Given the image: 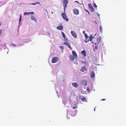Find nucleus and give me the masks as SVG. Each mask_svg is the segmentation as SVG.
I'll list each match as a JSON object with an SVG mask.
<instances>
[{
	"label": "nucleus",
	"mask_w": 126,
	"mask_h": 126,
	"mask_svg": "<svg viewBox=\"0 0 126 126\" xmlns=\"http://www.w3.org/2000/svg\"><path fill=\"white\" fill-rule=\"evenodd\" d=\"M65 8H64H64H63L64 11V13H65Z\"/></svg>",
	"instance_id": "c9c22d12"
},
{
	"label": "nucleus",
	"mask_w": 126,
	"mask_h": 126,
	"mask_svg": "<svg viewBox=\"0 0 126 126\" xmlns=\"http://www.w3.org/2000/svg\"><path fill=\"white\" fill-rule=\"evenodd\" d=\"M62 15L63 19L67 22L68 21V19L67 18L65 13H62Z\"/></svg>",
	"instance_id": "7ed1b4c3"
},
{
	"label": "nucleus",
	"mask_w": 126,
	"mask_h": 126,
	"mask_svg": "<svg viewBox=\"0 0 126 126\" xmlns=\"http://www.w3.org/2000/svg\"><path fill=\"white\" fill-rule=\"evenodd\" d=\"M81 100L83 102H87L86 99L85 97H83L81 98Z\"/></svg>",
	"instance_id": "f3484780"
},
{
	"label": "nucleus",
	"mask_w": 126,
	"mask_h": 126,
	"mask_svg": "<svg viewBox=\"0 0 126 126\" xmlns=\"http://www.w3.org/2000/svg\"><path fill=\"white\" fill-rule=\"evenodd\" d=\"M74 63L76 64H77L78 63V62L77 61H76L74 62Z\"/></svg>",
	"instance_id": "7c9ffc66"
},
{
	"label": "nucleus",
	"mask_w": 126,
	"mask_h": 126,
	"mask_svg": "<svg viewBox=\"0 0 126 126\" xmlns=\"http://www.w3.org/2000/svg\"><path fill=\"white\" fill-rule=\"evenodd\" d=\"M64 44L66 46H67L69 48H71L70 45L68 44L65 42L64 43Z\"/></svg>",
	"instance_id": "a211bd4d"
},
{
	"label": "nucleus",
	"mask_w": 126,
	"mask_h": 126,
	"mask_svg": "<svg viewBox=\"0 0 126 126\" xmlns=\"http://www.w3.org/2000/svg\"><path fill=\"white\" fill-rule=\"evenodd\" d=\"M71 34L75 38H76L77 36L76 33L73 31H71Z\"/></svg>",
	"instance_id": "1a4fd4ad"
},
{
	"label": "nucleus",
	"mask_w": 126,
	"mask_h": 126,
	"mask_svg": "<svg viewBox=\"0 0 126 126\" xmlns=\"http://www.w3.org/2000/svg\"><path fill=\"white\" fill-rule=\"evenodd\" d=\"M87 91L89 92H90V89L89 87H87Z\"/></svg>",
	"instance_id": "4be33fe9"
},
{
	"label": "nucleus",
	"mask_w": 126,
	"mask_h": 126,
	"mask_svg": "<svg viewBox=\"0 0 126 126\" xmlns=\"http://www.w3.org/2000/svg\"><path fill=\"white\" fill-rule=\"evenodd\" d=\"M89 7V8H91L92 7V6L90 3H89L88 4Z\"/></svg>",
	"instance_id": "412c9836"
},
{
	"label": "nucleus",
	"mask_w": 126,
	"mask_h": 126,
	"mask_svg": "<svg viewBox=\"0 0 126 126\" xmlns=\"http://www.w3.org/2000/svg\"><path fill=\"white\" fill-rule=\"evenodd\" d=\"M106 100V99H102L101 100L102 101H103V100Z\"/></svg>",
	"instance_id": "4c0bfd02"
},
{
	"label": "nucleus",
	"mask_w": 126,
	"mask_h": 126,
	"mask_svg": "<svg viewBox=\"0 0 126 126\" xmlns=\"http://www.w3.org/2000/svg\"><path fill=\"white\" fill-rule=\"evenodd\" d=\"M82 63H83L84 64H86V62L85 61H82Z\"/></svg>",
	"instance_id": "bb28decb"
},
{
	"label": "nucleus",
	"mask_w": 126,
	"mask_h": 126,
	"mask_svg": "<svg viewBox=\"0 0 126 126\" xmlns=\"http://www.w3.org/2000/svg\"><path fill=\"white\" fill-rule=\"evenodd\" d=\"M75 2H77L78 3H79V2L77 1H75Z\"/></svg>",
	"instance_id": "58836bf2"
},
{
	"label": "nucleus",
	"mask_w": 126,
	"mask_h": 126,
	"mask_svg": "<svg viewBox=\"0 0 126 126\" xmlns=\"http://www.w3.org/2000/svg\"><path fill=\"white\" fill-rule=\"evenodd\" d=\"M36 4L37 3V4H40V5H41L40 3L39 2H36Z\"/></svg>",
	"instance_id": "e433bc0d"
},
{
	"label": "nucleus",
	"mask_w": 126,
	"mask_h": 126,
	"mask_svg": "<svg viewBox=\"0 0 126 126\" xmlns=\"http://www.w3.org/2000/svg\"><path fill=\"white\" fill-rule=\"evenodd\" d=\"M30 4H32V5H35L36 4V2H35L34 3H31Z\"/></svg>",
	"instance_id": "c85d7f7f"
},
{
	"label": "nucleus",
	"mask_w": 126,
	"mask_h": 126,
	"mask_svg": "<svg viewBox=\"0 0 126 126\" xmlns=\"http://www.w3.org/2000/svg\"><path fill=\"white\" fill-rule=\"evenodd\" d=\"M101 39L100 38H94L93 41H92V43H93L95 45H98Z\"/></svg>",
	"instance_id": "f257e3e1"
},
{
	"label": "nucleus",
	"mask_w": 126,
	"mask_h": 126,
	"mask_svg": "<svg viewBox=\"0 0 126 126\" xmlns=\"http://www.w3.org/2000/svg\"><path fill=\"white\" fill-rule=\"evenodd\" d=\"M91 77V78H93L95 76V74L94 72H92L90 74Z\"/></svg>",
	"instance_id": "9b49d317"
},
{
	"label": "nucleus",
	"mask_w": 126,
	"mask_h": 126,
	"mask_svg": "<svg viewBox=\"0 0 126 126\" xmlns=\"http://www.w3.org/2000/svg\"><path fill=\"white\" fill-rule=\"evenodd\" d=\"M13 46H15V44H13Z\"/></svg>",
	"instance_id": "a18cd8bd"
},
{
	"label": "nucleus",
	"mask_w": 126,
	"mask_h": 126,
	"mask_svg": "<svg viewBox=\"0 0 126 126\" xmlns=\"http://www.w3.org/2000/svg\"><path fill=\"white\" fill-rule=\"evenodd\" d=\"M100 31L101 32H102V28L101 25L100 26Z\"/></svg>",
	"instance_id": "6ab92c4d"
},
{
	"label": "nucleus",
	"mask_w": 126,
	"mask_h": 126,
	"mask_svg": "<svg viewBox=\"0 0 126 126\" xmlns=\"http://www.w3.org/2000/svg\"><path fill=\"white\" fill-rule=\"evenodd\" d=\"M61 34H62V36L63 37L64 39H66V40H67V39L65 38V35L64 32H61Z\"/></svg>",
	"instance_id": "dca6fc26"
},
{
	"label": "nucleus",
	"mask_w": 126,
	"mask_h": 126,
	"mask_svg": "<svg viewBox=\"0 0 126 126\" xmlns=\"http://www.w3.org/2000/svg\"><path fill=\"white\" fill-rule=\"evenodd\" d=\"M94 7H95L96 8V7H97V6H96V5L95 4V3H94Z\"/></svg>",
	"instance_id": "cd10ccee"
},
{
	"label": "nucleus",
	"mask_w": 126,
	"mask_h": 126,
	"mask_svg": "<svg viewBox=\"0 0 126 126\" xmlns=\"http://www.w3.org/2000/svg\"><path fill=\"white\" fill-rule=\"evenodd\" d=\"M69 58L72 61H73L74 58V57L72 56V55L69 56Z\"/></svg>",
	"instance_id": "2eb2a0df"
},
{
	"label": "nucleus",
	"mask_w": 126,
	"mask_h": 126,
	"mask_svg": "<svg viewBox=\"0 0 126 126\" xmlns=\"http://www.w3.org/2000/svg\"><path fill=\"white\" fill-rule=\"evenodd\" d=\"M21 16H20V18H19V22H20V21H21Z\"/></svg>",
	"instance_id": "473e14b6"
},
{
	"label": "nucleus",
	"mask_w": 126,
	"mask_h": 126,
	"mask_svg": "<svg viewBox=\"0 0 126 126\" xmlns=\"http://www.w3.org/2000/svg\"><path fill=\"white\" fill-rule=\"evenodd\" d=\"M81 53L83 55V56L84 57H85L86 56V52L84 50H83L81 51Z\"/></svg>",
	"instance_id": "9d476101"
},
{
	"label": "nucleus",
	"mask_w": 126,
	"mask_h": 126,
	"mask_svg": "<svg viewBox=\"0 0 126 126\" xmlns=\"http://www.w3.org/2000/svg\"><path fill=\"white\" fill-rule=\"evenodd\" d=\"M99 15L98 14V16H99Z\"/></svg>",
	"instance_id": "79ce46f5"
},
{
	"label": "nucleus",
	"mask_w": 126,
	"mask_h": 126,
	"mask_svg": "<svg viewBox=\"0 0 126 126\" xmlns=\"http://www.w3.org/2000/svg\"><path fill=\"white\" fill-rule=\"evenodd\" d=\"M87 12L88 13H89V11H88L87 10Z\"/></svg>",
	"instance_id": "a19ab883"
},
{
	"label": "nucleus",
	"mask_w": 126,
	"mask_h": 126,
	"mask_svg": "<svg viewBox=\"0 0 126 126\" xmlns=\"http://www.w3.org/2000/svg\"><path fill=\"white\" fill-rule=\"evenodd\" d=\"M84 36L86 38H88V36L87 34L86 33H85L84 34Z\"/></svg>",
	"instance_id": "5701e85b"
},
{
	"label": "nucleus",
	"mask_w": 126,
	"mask_h": 126,
	"mask_svg": "<svg viewBox=\"0 0 126 126\" xmlns=\"http://www.w3.org/2000/svg\"><path fill=\"white\" fill-rule=\"evenodd\" d=\"M74 14L75 15H78L79 14V11L77 9H75L73 10Z\"/></svg>",
	"instance_id": "39448f33"
},
{
	"label": "nucleus",
	"mask_w": 126,
	"mask_h": 126,
	"mask_svg": "<svg viewBox=\"0 0 126 126\" xmlns=\"http://www.w3.org/2000/svg\"><path fill=\"white\" fill-rule=\"evenodd\" d=\"M72 53L74 57V58L76 59V58H77V55L75 51H72Z\"/></svg>",
	"instance_id": "0eeeda50"
},
{
	"label": "nucleus",
	"mask_w": 126,
	"mask_h": 126,
	"mask_svg": "<svg viewBox=\"0 0 126 126\" xmlns=\"http://www.w3.org/2000/svg\"><path fill=\"white\" fill-rule=\"evenodd\" d=\"M57 29L59 30H61L63 29V26H58L57 27Z\"/></svg>",
	"instance_id": "ddd939ff"
},
{
	"label": "nucleus",
	"mask_w": 126,
	"mask_h": 126,
	"mask_svg": "<svg viewBox=\"0 0 126 126\" xmlns=\"http://www.w3.org/2000/svg\"><path fill=\"white\" fill-rule=\"evenodd\" d=\"M82 83L84 86H86L87 85V81L85 80H83L82 81Z\"/></svg>",
	"instance_id": "6e6552de"
},
{
	"label": "nucleus",
	"mask_w": 126,
	"mask_h": 126,
	"mask_svg": "<svg viewBox=\"0 0 126 126\" xmlns=\"http://www.w3.org/2000/svg\"><path fill=\"white\" fill-rule=\"evenodd\" d=\"M90 10L92 12H94V10L93 7L91 8H90Z\"/></svg>",
	"instance_id": "aec40b11"
},
{
	"label": "nucleus",
	"mask_w": 126,
	"mask_h": 126,
	"mask_svg": "<svg viewBox=\"0 0 126 126\" xmlns=\"http://www.w3.org/2000/svg\"><path fill=\"white\" fill-rule=\"evenodd\" d=\"M72 85L73 86L75 87H77L78 86L77 84L76 83H72Z\"/></svg>",
	"instance_id": "f8f14e48"
},
{
	"label": "nucleus",
	"mask_w": 126,
	"mask_h": 126,
	"mask_svg": "<svg viewBox=\"0 0 126 126\" xmlns=\"http://www.w3.org/2000/svg\"><path fill=\"white\" fill-rule=\"evenodd\" d=\"M2 30H0V35H1L2 33Z\"/></svg>",
	"instance_id": "2f4dec72"
},
{
	"label": "nucleus",
	"mask_w": 126,
	"mask_h": 126,
	"mask_svg": "<svg viewBox=\"0 0 126 126\" xmlns=\"http://www.w3.org/2000/svg\"><path fill=\"white\" fill-rule=\"evenodd\" d=\"M58 59L57 57H53L51 60V63H56L58 61Z\"/></svg>",
	"instance_id": "f03ea898"
},
{
	"label": "nucleus",
	"mask_w": 126,
	"mask_h": 126,
	"mask_svg": "<svg viewBox=\"0 0 126 126\" xmlns=\"http://www.w3.org/2000/svg\"><path fill=\"white\" fill-rule=\"evenodd\" d=\"M89 37L90 38L89 40H85L84 41L86 43H87V42H88L89 41H90L92 42L93 41V39L94 38H93V36L92 35H91Z\"/></svg>",
	"instance_id": "20e7f679"
},
{
	"label": "nucleus",
	"mask_w": 126,
	"mask_h": 126,
	"mask_svg": "<svg viewBox=\"0 0 126 126\" xmlns=\"http://www.w3.org/2000/svg\"><path fill=\"white\" fill-rule=\"evenodd\" d=\"M94 111H95V108H94Z\"/></svg>",
	"instance_id": "37998d69"
},
{
	"label": "nucleus",
	"mask_w": 126,
	"mask_h": 126,
	"mask_svg": "<svg viewBox=\"0 0 126 126\" xmlns=\"http://www.w3.org/2000/svg\"><path fill=\"white\" fill-rule=\"evenodd\" d=\"M96 45V46H95V48L96 49H97V48H98V45Z\"/></svg>",
	"instance_id": "a878e982"
},
{
	"label": "nucleus",
	"mask_w": 126,
	"mask_h": 126,
	"mask_svg": "<svg viewBox=\"0 0 126 126\" xmlns=\"http://www.w3.org/2000/svg\"><path fill=\"white\" fill-rule=\"evenodd\" d=\"M77 107H78L76 106H74L73 107V109H76V108H77Z\"/></svg>",
	"instance_id": "393cba45"
},
{
	"label": "nucleus",
	"mask_w": 126,
	"mask_h": 126,
	"mask_svg": "<svg viewBox=\"0 0 126 126\" xmlns=\"http://www.w3.org/2000/svg\"><path fill=\"white\" fill-rule=\"evenodd\" d=\"M29 14H34L33 12H29Z\"/></svg>",
	"instance_id": "c756f323"
},
{
	"label": "nucleus",
	"mask_w": 126,
	"mask_h": 126,
	"mask_svg": "<svg viewBox=\"0 0 126 126\" xmlns=\"http://www.w3.org/2000/svg\"><path fill=\"white\" fill-rule=\"evenodd\" d=\"M33 18H34V17H33ZM31 19H33V17H31Z\"/></svg>",
	"instance_id": "ea45409f"
},
{
	"label": "nucleus",
	"mask_w": 126,
	"mask_h": 126,
	"mask_svg": "<svg viewBox=\"0 0 126 126\" xmlns=\"http://www.w3.org/2000/svg\"><path fill=\"white\" fill-rule=\"evenodd\" d=\"M95 23H96V24H97V22H95Z\"/></svg>",
	"instance_id": "49530a36"
},
{
	"label": "nucleus",
	"mask_w": 126,
	"mask_h": 126,
	"mask_svg": "<svg viewBox=\"0 0 126 126\" xmlns=\"http://www.w3.org/2000/svg\"><path fill=\"white\" fill-rule=\"evenodd\" d=\"M59 47H60V48H61V49H62V48H63V47H62L60 46Z\"/></svg>",
	"instance_id": "72a5a7b5"
},
{
	"label": "nucleus",
	"mask_w": 126,
	"mask_h": 126,
	"mask_svg": "<svg viewBox=\"0 0 126 126\" xmlns=\"http://www.w3.org/2000/svg\"><path fill=\"white\" fill-rule=\"evenodd\" d=\"M1 24L0 23V26H1Z\"/></svg>",
	"instance_id": "c03bdc74"
},
{
	"label": "nucleus",
	"mask_w": 126,
	"mask_h": 126,
	"mask_svg": "<svg viewBox=\"0 0 126 126\" xmlns=\"http://www.w3.org/2000/svg\"><path fill=\"white\" fill-rule=\"evenodd\" d=\"M63 3L64 4H67L68 2V1L66 0H63Z\"/></svg>",
	"instance_id": "4468645a"
},
{
	"label": "nucleus",
	"mask_w": 126,
	"mask_h": 126,
	"mask_svg": "<svg viewBox=\"0 0 126 126\" xmlns=\"http://www.w3.org/2000/svg\"><path fill=\"white\" fill-rule=\"evenodd\" d=\"M29 14V13H27V12H25L24 13V14L25 15H27L28 14Z\"/></svg>",
	"instance_id": "b1692460"
},
{
	"label": "nucleus",
	"mask_w": 126,
	"mask_h": 126,
	"mask_svg": "<svg viewBox=\"0 0 126 126\" xmlns=\"http://www.w3.org/2000/svg\"><path fill=\"white\" fill-rule=\"evenodd\" d=\"M67 4H64L65 5L64 6V8H65L66 7H67Z\"/></svg>",
	"instance_id": "f704fd0d"
},
{
	"label": "nucleus",
	"mask_w": 126,
	"mask_h": 126,
	"mask_svg": "<svg viewBox=\"0 0 126 126\" xmlns=\"http://www.w3.org/2000/svg\"><path fill=\"white\" fill-rule=\"evenodd\" d=\"M87 69L86 67L85 66H82L80 69V71L83 72L86 71Z\"/></svg>",
	"instance_id": "423d86ee"
}]
</instances>
